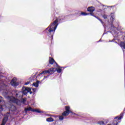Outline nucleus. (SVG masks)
Here are the masks:
<instances>
[{
  "instance_id": "f257e3e1",
  "label": "nucleus",
  "mask_w": 125,
  "mask_h": 125,
  "mask_svg": "<svg viewBox=\"0 0 125 125\" xmlns=\"http://www.w3.org/2000/svg\"><path fill=\"white\" fill-rule=\"evenodd\" d=\"M57 22H58V20H56L53 23L50 24L49 26L47 28L49 33H51V32H55L56 28H57Z\"/></svg>"
},
{
  "instance_id": "f03ea898",
  "label": "nucleus",
  "mask_w": 125,
  "mask_h": 125,
  "mask_svg": "<svg viewBox=\"0 0 125 125\" xmlns=\"http://www.w3.org/2000/svg\"><path fill=\"white\" fill-rule=\"evenodd\" d=\"M66 111L62 113V116H68L70 113H72L70 110V106H65Z\"/></svg>"
},
{
  "instance_id": "7ed1b4c3",
  "label": "nucleus",
  "mask_w": 125,
  "mask_h": 125,
  "mask_svg": "<svg viewBox=\"0 0 125 125\" xmlns=\"http://www.w3.org/2000/svg\"><path fill=\"white\" fill-rule=\"evenodd\" d=\"M26 111H32V112H35V113H42V111H41L39 109H34L32 107H29L27 108H25Z\"/></svg>"
},
{
  "instance_id": "20e7f679",
  "label": "nucleus",
  "mask_w": 125,
  "mask_h": 125,
  "mask_svg": "<svg viewBox=\"0 0 125 125\" xmlns=\"http://www.w3.org/2000/svg\"><path fill=\"white\" fill-rule=\"evenodd\" d=\"M10 84L13 86H16L17 85H18V83H17V79L16 78H14L12 80Z\"/></svg>"
},
{
  "instance_id": "39448f33",
  "label": "nucleus",
  "mask_w": 125,
  "mask_h": 125,
  "mask_svg": "<svg viewBox=\"0 0 125 125\" xmlns=\"http://www.w3.org/2000/svg\"><path fill=\"white\" fill-rule=\"evenodd\" d=\"M28 92H30V94H32V91H31V88L27 87L22 92L23 94H25V95L27 94Z\"/></svg>"
},
{
  "instance_id": "423d86ee",
  "label": "nucleus",
  "mask_w": 125,
  "mask_h": 125,
  "mask_svg": "<svg viewBox=\"0 0 125 125\" xmlns=\"http://www.w3.org/2000/svg\"><path fill=\"white\" fill-rule=\"evenodd\" d=\"M10 101H12V102H14V103H18V101H19V100L16 99L13 97H11L10 98Z\"/></svg>"
},
{
  "instance_id": "0eeeda50",
  "label": "nucleus",
  "mask_w": 125,
  "mask_h": 125,
  "mask_svg": "<svg viewBox=\"0 0 125 125\" xmlns=\"http://www.w3.org/2000/svg\"><path fill=\"white\" fill-rule=\"evenodd\" d=\"M95 9L94 7H89L87 8V11H89V12H93L94 11Z\"/></svg>"
},
{
  "instance_id": "6e6552de",
  "label": "nucleus",
  "mask_w": 125,
  "mask_h": 125,
  "mask_svg": "<svg viewBox=\"0 0 125 125\" xmlns=\"http://www.w3.org/2000/svg\"><path fill=\"white\" fill-rule=\"evenodd\" d=\"M55 68H50L48 70L49 74H53V73H54V72H55L56 71V70H55Z\"/></svg>"
},
{
  "instance_id": "1a4fd4ad",
  "label": "nucleus",
  "mask_w": 125,
  "mask_h": 125,
  "mask_svg": "<svg viewBox=\"0 0 125 125\" xmlns=\"http://www.w3.org/2000/svg\"><path fill=\"white\" fill-rule=\"evenodd\" d=\"M7 122V117H4L3 119L2 124L1 125H4L5 123Z\"/></svg>"
},
{
  "instance_id": "9d476101",
  "label": "nucleus",
  "mask_w": 125,
  "mask_h": 125,
  "mask_svg": "<svg viewBox=\"0 0 125 125\" xmlns=\"http://www.w3.org/2000/svg\"><path fill=\"white\" fill-rule=\"evenodd\" d=\"M120 45L121 47H123V48L125 49V42H121Z\"/></svg>"
},
{
  "instance_id": "9b49d317",
  "label": "nucleus",
  "mask_w": 125,
  "mask_h": 125,
  "mask_svg": "<svg viewBox=\"0 0 125 125\" xmlns=\"http://www.w3.org/2000/svg\"><path fill=\"white\" fill-rule=\"evenodd\" d=\"M49 62L50 64H53L54 63V60L52 59V58H49Z\"/></svg>"
},
{
  "instance_id": "f8f14e48",
  "label": "nucleus",
  "mask_w": 125,
  "mask_h": 125,
  "mask_svg": "<svg viewBox=\"0 0 125 125\" xmlns=\"http://www.w3.org/2000/svg\"><path fill=\"white\" fill-rule=\"evenodd\" d=\"M42 74H49V70H45L39 74V76H41V75H42Z\"/></svg>"
},
{
  "instance_id": "ddd939ff",
  "label": "nucleus",
  "mask_w": 125,
  "mask_h": 125,
  "mask_svg": "<svg viewBox=\"0 0 125 125\" xmlns=\"http://www.w3.org/2000/svg\"><path fill=\"white\" fill-rule=\"evenodd\" d=\"M33 85H34V86H35L36 87H38V86H39V81L36 83H33Z\"/></svg>"
},
{
  "instance_id": "4468645a",
  "label": "nucleus",
  "mask_w": 125,
  "mask_h": 125,
  "mask_svg": "<svg viewBox=\"0 0 125 125\" xmlns=\"http://www.w3.org/2000/svg\"><path fill=\"white\" fill-rule=\"evenodd\" d=\"M46 122H53V119H52V118L50 117L46 119Z\"/></svg>"
},
{
  "instance_id": "2eb2a0df",
  "label": "nucleus",
  "mask_w": 125,
  "mask_h": 125,
  "mask_svg": "<svg viewBox=\"0 0 125 125\" xmlns=\"http://www.w3.org/2000/svg\"><path fill=\"white\" fill-rule=\"evenodd\" d=\"M55 70L57 71V72H58V73H61V72H62V69L59 68V66H58V69Z\"/></svg>"
},
{
  "instance_id": "dca6fc26",
  "label": "nucleus",
  "mask_w": 125,
  "mask_h": 125,
  "mask_svg": "<svg viewBox=\"0 0 125 125\" xmlns=\"http://www.w3.org/2000/svg\"><path fill=\"white\" fill-rule=\"evenodd\" d=\"M5 108H6L5 105H0V111H2Z\"/></svg>"
},
{
  "instance_id": "f3484780",
  "label": "nucleus",
  "mask_w": 125,
  "mask_h": 125,
  "mask_svg": "<svg viewBox=\"0 0 125 125\" xmlns=\"http://www.w3.org/2000/svg\"><path fill=\"white\" fill-rule=\"evenodd\" d=\"M98 125H104V122L103 121H100L99 122H98Z\"/></svg>"
},
{
  "instance_id": "a211bd4d",
  "label": "nucleus",
  "mask_w": 125,
  "mask_h": 125,
  "mask_svg": "<svg viewBox=\"0 0 125 125\" xmlns=\"http://www.w3.org/2000/svg\"><path fill=\"white\" fill-rule=\"evenodd\" d=\"M63 119H64V117H63V116H60L59 117V120H60L61 121H62V120H63Z\"/></svg>"
},
{
  "instance_id": "6ab92c4d",
  "label": "nucleus",
  "mask_w": 125,
  "mask_h": 125,
  "mask_svg": "<svg viewBox=\"0 0 125 125\" xmlns=\"http://www.w3.org/2000/svg\"><path fill=\"white\" fill-rule=\"evenodd\" d=\"M81 15H87V14H86L84 12H82V13H81Z\"/></svg>"
},
{
  "instance_id": "aec40b11",
  "label": "nucleus",
  "mask_w": 125,
  "mask_h": 125,
  "mask_svg": "<svg viewBox=\"0 0 125 125\" xmlns=\"http://www.w3.org/2000/svg\"><path fill=\"white\" fill-rule=\"evenodd\" d=\"M2 101V97H0V102H1Z\"/></svg>"
},
{
  "instance_id": "412c9836",
  "label": "nucleus",
  "mask_w": 125,
  "mask_h": 125,
  "mask_svg": "<svg viewBox=\"0 0 125 125\" xmlns=\"http://www.w3.org/2000/svg\"><path fill=\"white\" fill-rule=\"evenodd\" d=\"M30 83V82H27L26 83H25V85H27V84H29Z\"/></svg>"
},
{
  "instance_id": "4be33fe9",
  "label": "nucleus",
  "mask_w": 125,
  "mask_h": 125,
  "mask_svg": "<svg viewBox=\"0 0 125 125\" xmlns=\"http://www.w3.org/2000/svg\"><path fill=\"white\" fill-rule=\"evenodd\" d=\"M32 90H33V92L36 91V89L32 88Z\"/></svg>"
},
{
  "instance_id": "5701e85b",
  "label": "nucleus",
  "mask_w": 125,
  "mask_h": 125,
  "mask_svg": "<svg viewBox=\"0 0 125 125\" xmlns=\"http://www.w3.org/2000/svg\"><path fill=\"white\" fill-rule=\"evenodd\" d=\"M11 108H15V106H14V105H12Z\"/></svg>"
},
{
  "instance_id": "b1692460",
  "label": "nucleus",
  "mask_w": 125,
  "mask_h": 125,
  "mask_svg": "<svg viewBox=\"0 0 125 125\" xmlns=\"http://www.w3.org/2000/svg\"><path fill=\"white\" fill-rule=\"evenodd\" d=\"M23 100H24V101H26V99H24Z\"/></svg>"
},
{
  "instance_id": "393cba45",
  "label": "nucleus",
  "mask_w": 125,
  "mask_h": 125,
  "mask_svg": "<svg viewBox=\"0 0 125 125\" xmlns=\"http://www.w3.org/2000/svg\"><path fill=\"white\" fill-rule=\"evenodd\" d=\"M115 119H118V117H116Z\"/></svg>"
},
{
  "instance_id": "a878e982",
  "label": "nucleus",
  "mask_w": 125,
  "mask_h": 125,
  "mask_svg": "<svg viewBox=\"0 0 125 125\" xmlns=\"http://www.w3.org/2000/svg\"><path fill=\"white\" fill-rule=\"evenodd\" d=\"M118 119H119V120H121V118H118Z\"/></svg>"
}]
</instances>
